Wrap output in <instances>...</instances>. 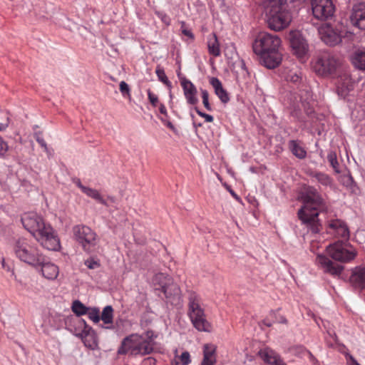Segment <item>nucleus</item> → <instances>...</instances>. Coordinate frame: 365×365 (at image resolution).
<instances>
[{
    "label": "nucleus",
    "instance_id": "nucleus-1",
    "mask_svg": "<svg viewBox=\"0 0 365 365\" xmlns=\"http://www.w3.org/2000/svg\"><path fill=\"white\" fill-rule=\"evenodd\" d=\"M303 205L297 212V216L307 232L319 233L322 225L318 218L319 212L327 210L325 200L314 186H306L301 194Z\"/></svg>",
    "mask_w": 365,
    "mask_h": 365
},
{
    "label": "nucleus",
    "instance_id": "nucleus-2",
    "mask_svg": "<svg viewBox=\"0 0 365 365\" xmlns=\"http://www.w3.org/2000/svg\"><path fill=\"white\" fill-rule=\"evenodd\" d=\"M21 220L24 228L43 247L51 251H57L60 248L56 232L49 224L45 223L41 216L34 212L25 213Z\"/></svg>",
    "mask_w": 365,
    "mask_h": 365
},
{
    "label": "nucleus",
    "instance_id": "nucleus-3",
    "mask_svg": "<svg viewBox=\"0 0 365 365\" xmlns=\"http://www.w3.org/2000/svg\"><path fill=\"white\" fill-rule=\"evenodd\" d=\"M281 39L277 35L263 31L257 35L252 43V49L259 56L260 63L272 69L277 67L282 59L279 51Z\"/></svg>",
    "mask_w": 365,
    "mask_h": 365
},
{
    "label": "nucleus",
    "instance_id": "nucleus-4",
    "mask_svg": "<svg viewBox=\"0 0 365 365\" xmlns=\"http://www.w3.org/2000/svg\"><path fill=\"white\" fill-rule=\"evenodd\" d=\"M13 250L16 257L21 262L34 267L43 262V255L36 246L24 237L14 242Z\"/></svg>",
    "mask_w": 365,
    "mask_h": 365
},
{
    "label": "nucleus",
    "instance_id": "nucleus-5",
    "mask_svg": "<svg viewBox=\"0 0 365 365\" xmlns=\"http://www.w3.org/2000/svg\"><path fill=\"white\" fill-rule=\"evenodd\" d=\"M153 351V347L149 341L138 334H130L125 337L118 349V354H126L128 351L133 355H146Z\"/></svg>",
    "mask_w": 365,
    "mask_h": 365
},
{
    "label": "nucleus",
    "instance_id": "nucleus-6",
    "mask_svg": "<svg viewBox=\"0 0 365 365\" xmlns=\"http://www.w3.org/2000/svg\"><path fill=\"white\" fill-rule=\"evenodd\" d=\"M187 314L193 327L197 331H211V325L206 319L204 309L200 307L198 297L195 293H192L189 297Z\"/></svg>",
    "mask_w": 365,
    "mask_h": 365
},
{
    "label": "nucleus",
    "instance_id": "nucleus-7",
    "mask_svg": "<svg viewBox=\"0 0 365 365\" xmlns=\"http://www.w3.org/2000/svg\"><path fill=\"white\" fill-rule=\"evenodd\" d=\"M287 7V4L265 11L267 23L269 29L280 31L289 26L292 21V16Z\"/></svg>",
    "mask_w": 365,
    "mask_h": 365
},
{
    "label": "nucleus",
    "instance_id": "nucleus-8",
    "mask_svg": "<svg viewBox=\"0 0 365 365\" xmlns=\"http://www.w3.org/2000/svg\"><path fill=\"white\" fill-rule=\"evenodd\" d=\"M329 257L335 261L348 263L354 260L357 255L356 249L348 242L338 240L329 245L326 249Z\"/></svg>",
    "mask_w": 365,
    "mask_h": 365
},
{
    "label": "nucleus",
    "instance_id": "nucleus-9",
    "mask_svg": "<svg viewBox=\"0 0 365 365\" xmlns=\"http://www.w3.org/2000/svg\"><path fill=\"white\" fill-rule=\"evenodd\" d=\"M339 66V62L334 56L329 51H322L317 56L314 64V70L322 76L334 74Z\"/></svg>",
    "mask_w": 365,
    "mask_h": 365
},
{
    "label": "nucleus",
    "instance_id": "nucleus-10",
    "mask_svg": "<svg viewBox=\"0 0 365 365\" xmlns=\"http://www.w3.org/2000/svg\"><path fill=\"white\" fill-rule=\"evenodd\" d=\"M76 241L86 252H91L97 244L96 234L89 227L78 225L73 228Z\"/></svg>",
    "mask_w": 365,
    "mask_h": 365
},
{
    "label": "nucleus",
    "instance_id": "nucleus-11",
    "mask_svg": "<svg viewBox=\"0 0 365 365\" xmlns=\"http://www.w3.org/2000/svg\"><path fill=\"white\" fill-rule=\"evenodd\" d=\"M76 325L81 331L75 332V336L80 338L84 345L89 349H98V336L92 327H89L83 319H76Z\"/></svg>",
    "mask_w": 365,
    "mask_h": 365
},
{
    "label": "nucleus",
    "instance_id": "nucleus-12",
    "mask_svg": "<svg viewBox=\"0 0 365 365\" xmlns=\"http://www.w3.org/2000/svg\"><path fill=\"white\" fill-rule=\"evenodd\" d=\"M312 13L320 20H327L334 15V6L331 0H312Z\"/></svg>",
    "mask_w": 365,
    "mask_h": 365
},
{
    "label": "nucleus",
    "instance_id": "nucleus-13",
    "mask_svg": "<svg viewBox=\"0 0 365 365\" xmlns=\"http://www.w3.org/2000/svg\"><path fill=\"white\" fill-rule=\"evenodd\" d=\"M316 263L324 273L333 277H339L344 270V266L334 262L328 256L324 254L317 255Z\"/></svg>",
    "mask_w": 365,
    "mask_h": 365
},
{
    "label": "nucleus",
    "instance_id": "nucleus-14",
    "mask_svg": "<svg viewBox=\"0 0 365 365\" xmlns=\"http://www.w3.org/2000/svg\"><path fill=\"white\" fill-rule=\"evenodd\" d=\"M328 232L341 237L344 242H348L349 238V230L347 225L341 220H332L329 222Z\"/></svg>",
    "mask_w": 365,
    "mask_h": 365
},
{
    "label": "nucleus",
    "instance_id": "nucleus-15",
    "mask_svg": "<svg viewBox=\"0 0 365 365\" xmlns=\"http://www.w3.org/2000/svg\"><path fill=\"white\" fill-rule=\"evenodd\" d=\"M351 24L361 29H365V3L355 4L352 8L350 16Z\"/></svg>",
    "mask_w": 365,
    "mask_h": 365
},
{
    "label": "nucleus",
    "instance_id": "nucleus-16",
    "mask_svg": "<svg viewBox=\"0 0 365 365\" xmlns=\"http://www.w3.org/2000/svg\"><path fill=\"white\" fill-rule=\"evenodd\" d=\"M319 32L321 39L330 46H335L341 41V37L339 34L329 25L321 27Z\"/></svg>",
    "mask_w": 365,
    "mask_h": 365
},
{
    "label": "nucleus",
    "instance_id": "nucleus-17",
    "mask_svg": "<svg viewBox=\"0 0 365 365\" xmlns=\"http://www.w3.org/2000/svg\"><path fill=\"white\" fill-rule=\"evenodd\" d=\"M290 46L294 53L299 56H304L308 49V44L301 34L296 32L290 35Z\"/></svg>",
    "mask_w": 365,
    "mask_h": 365
},
{
    "label": "nucleus",
    "instance_id": "nucleus-18",
    "mask_svg": "<svg viewBox=\"0 0 365 365\" xmlns=\"http://www.w3.org/2000/svg\"><path fill=\"white\" fill-rule=\"evenodd\" d=\"M181 86L187 103L190 105H195L198 102L196 96L197 91L195 85L185 77L180 78Z\"/></svg>",
    "mask_w": 365,
    "mask_h": 365
},
{
    "label": "nucleus",
    "instance_id": "nucleus-19",
    "mask_svg": "<svg viewBox=\"0 0 365 365\" xmlns=\"http://www.w3.org/2000/svg\"><path fill=\"white\" fill-rule=\"evenodd\" d=\"M350 282L355 288L365 289V268L359 266L353 269Z\"/></svg>",
    "mask_w": 365,
    "mask_h": 365
},
{
    "label": "nucleus",
    "instance_id": "nucleus-20",
    "mask_svg": "<svg viewBox=\"0 0 365 365\" xmlns=\"http://www.w3.org/2000/svg\"><path fill=\"white\" fill-rule=\"evenodd\" d=\"M37 267H41V273H42L43 276L49 280L56 279L58 275V273H59L58 267L53 263H51L50 262H46V257L44 255H43V262L41 263Z\"/></svg>",
    "mask_w": 365,
    "mask_h": 365
},
{
    "label": "nucleus",
    "instance_id": "nucleus-21",
    "mask_svg": "<svg viewBox=\"0 0 365 365\" xmlns=\"http://www.w3.org/2000/svg\"><path fill=\"white\" fill-rule=\"evenodd\" d=\"M259 355L264 362L270 365H286L280 356L270 349H261Z\"/></svg>",
    "mask_w": 365,
    "mask_h": 365
},
{
    "label": "nucleus",
    "instance_id": "nucleus-22",
    "mask_svg": "<svg viewBox=\"0 0 365 365\" xmlns=\"http://www.w3.org/2000/svg\"><path fill=\"white\" fill-rule=\"evenodd\" d=\"M210 83L215 90V94L220 98L222 103H227L230 101L228 93L222 87L221 81L216 77H212L210 79Z\"/></svg>",
    "mask_w": 365,
    "mask_h": 365
},
{
    "label": "nucleus",
    "instance_id": "nucleus-23",
    "mask_svg": "<svg viewBox=\"0 0 365 365\" xmlns=\"http://www.w3.org/2000/svg\"><path fill=\"white\" fill-rule=\"evenodd\" d=\"M288 148L290 152L298 159L306 158L307 153L304 147L301 145L300 141L291 140L288 142Z\"/></svg>",
    "mask_w": 365,
    "mask_h": 365
},
{
    "label": "nucleus",
    "instance_id": "nucleus-24",
    "mask_svg": "<svg viewBox=\"0 0 365 365\" xmlns=\"http://www.w3.org/2000/svg\"><path fill=\"white\" fill-rule=\"evenodd\" d=\"M309 176L313 181L317 182L324 187H331L333 184L332 178L327 174L319 171H312Z\"/></svg>",
    "mask_w": 365,
    "mask_h": 365
},
{
    "label": "nucleus",
    "instance_id": "nucleus-25",
    "mask_svg": "<svg viewBox=\"0 0 365 365\" xmlns=\"http://www.w3.org/2000/svg\"><path fill=\"white\" fill-rule=\"evenodd\" d=\"M351 61L356 68L365 71V48L356 50L352 56Z\"/></svg>",
    "mask_w": 365,
    "mask_h": 365
},
{
    "label": "nucleus",
    "instance_id": "nucleus-26",
    "mask_svg": "<svg viewBox=\"0 0 365 365\" xmlns=\"http://www.w3.org/2000/svg\"><path fill=\"white\" fill-rule=\"evenodd\" d=\"M207 48L210 54L216 57L220 55V43L215 34H212L208 37Z\"/></svg>",
    "mask_w": 365,
    "mask_h": 365
},
{
    "label": "nucleus",
    "instance_id": "nucleus-27",
    "mask_svg": "<svg viewBox=\"0 0 365 365\" xmlns=\"http://www.w3.org/2000/svg\"><path fill=\"white\" fill-rule=\"evenodd\" d=\"M162 292L168 299L178 298L180 295V288L177 284L163 285L161 287Z\"/></svg>",
    "mask_w": 365,
    "mask_h": 365
},
{
    "label": "nucleus",
    "instance_id": "nucleus-28",
    "mask_svg": "<svg viewBox=\"0 0 365 365\" xmlns=\"http://www.w3.org/2000/svg\"><path fill=\"white\" fill-rule=\"evenodd\" d=\"M82 192H83L88 197L96 200L98 202L105 206L108 205L107 201H106V200L103 198L100 192L96 189L89 187H86V188H84V190Z\"/></svg>",
    "mask_w": 365,
    "mask_h": 365
},
{
    "label": "nucleus",
    "instance_id": "nucleus-29",
    "mask_svg": "<svg viewBox=\"0 0 365 365\" xmlns=\"http://www.w3.org/2000/svg\"><path fill=\"white\" fill-rule=\"evenodd\" d=\"M88 307L84 305L81 301L75 300L72 303L71 309L78 317L86 314L88 312Z\"/></svg>",
    "mask_w": 365,
    "mask_h": 365
},
{
    "label": "nucleus",
    "instance_id": "nucleus-30",
    "mask_svg": "<svg viewBox=\"0 0 365 365\" xmlns=\"http://www.w3.org/2000/svg\"><path fill=\"white\" fill-rule=\"evenodd\" d=\"M100 317L104 324H112L113 320V309L112 306L108 305L105 307Z\"/></svg>",
    "mask_w": 365,
    "mask_h": 365
},
{
    "label": "nucleus",
    "instance_id": "nucleus-31",
    "mask_svg": "<svg viewBox=\"0 0 365 365\" xmlns=\"http://www.w3.org/2000/svg\"><path fill=\"white\" fill-rule=\"evenodd\" d=\"M286 4V0H262V5L265 11Z\"/></svg>",
    "mask_w": 365,
    "mask_h": 365
},
{
    "label": "nucleus",
    "instance_id": "nucleus-32",
    "mask_svg": "<svg viewBox=\"0 0 365 365\" xmlns=\"http://www.w3.org/2000/svg\"><path fill=\"white\" fill-rule=\"evenodd\" d=\"M155 73L158 78V80L166 85L170 89L172 87L171 82L168 80L165 71L163 68L158 66L155 70Z\"/></svg>",
    "mask_w": 365,
    "mask_h": 365
},
{
    "label": "nucleus",
    "instance_id": "nucleus-33",
    "mask_svg": "<svg viewBox=\"0 0 365 365\" xmlns=\"http://www.w3.org/2000/svg\"><path fill=\"white\" fill-rule=\"evenodd\" d=\"M86 314L88 318L96 324L98 323L101 320L100 310L97 307H89Z\"/></svg>",
    "mask_w": 365,
    "mask_h": 365
},
{
    "label": "nucleus",
    "instance_id": "nucleus-34",
    "mask_svg": "<svg viewBox=\"0 0 365 365\" xmlns=\"http://www.w3.org/2000/svg\"><path fill=\"white\" fill-rule=\"evenodd\" d=\"M327 160L330 163L333 169L336 172L339 173V163L337 161L336 154L334 151H330L327 155Z\"/></svg>",
    "mask_w": 365,
    "mask_h": 365
},
{
    "label": "nucleus",
    "instance_id": "nucleus-35",
    "mask_svg": "<svg viewBox=\"0 0 365 365\" xmlns=\"http://www.w3.org/2000/svg\"><path fill=\"white\" fill-rule=\"evenodd\" d=\"M286 79L288 82L297 84L302 81V76L299 73L297 72L290 71L289 73H287Z\"/></svg>",
    "mask_w": 365,
    "mask_h": 365
},
{
    "label": "nucleus",
    "instance_id": "nucleus-36",
    "mask_svg": "<svg viewBox=\"0 0 365 365\" xmlns=\"http://www.w3.org/2000/svg\"><path fill=\"white\" fill-rule=\"evenodd\" d=\"M84 264L90 269H97L101 266L99 261L93 257H90L85 260Z\"/></svg>",
    "mask_w": 365,
    "mask_h": 365
},
{
    "label": "nucleus",
    "instance_id": "nucleus-37",
    "mask_svg": "<svg viewBox=\"0 0 365 365\" xmlns=\"http://www.w3.org/2000/svg\"><path fill=\"white\" fill-rule=\"evenodd\" d=\"M201 95H202V103H203L205 108L209 111L212 110V107L209 103L208 92L206 90L201 89Z\"/></svg>",
    "mask_w": 365,
    "mask_h": 365
},
{
    "label": "nucleus",
    "instance_id": "nucleus-38",
    "mask_svg": "<svg viewBox=\"0 0 365 365\" xmlns=\"http://www.w3.org/2000/svg\"><path fill=\"white\" fill-rule=\"evenodd\" d=\"M298 97L299 101L303 103L304 102L307 101L312 97V95L309 91L306 88L302 91H299Z\"/></svg>",
    "mask_w": 365,
    "mask_h": 365
},
{
    "label": "nucleus",
    "instance_id": "nucleus-39",
    "mask_svg": "<svg viewBox=\"0 0 365 365\" xmlns=\"http://www.w3.org/2000/svg\"><path fill=\"white\" fill-rule=\"evenodd\" d=\"M120 91L123 97H130V90L129 86L125 81H121L119 85Z\"/></svg>",
    "mask_w": 365,
    "mask_h": 365
},
{
    "label": "nucleus",
    "instance_id": "nucleus-40",
    "mask_svg": "<svg viewBox=\"0 0 365 365\" xmlns=\"http://www.w3.org/2000/svg\"><path fill=\"white\" fill-rule=\"evenodd\" d=\"M215 347L212 344H205L203 348V356H215Z\"/></svg>",
    "mask_w": 365,
    "mask_h": 365
},
{
    "label": "nucleus",
    "instance_id": "nucleus-41",
    "mask_svg": "<svg viewBox=\"0 0 365 365\" xmlns=\"http://www.w3.org/2000/svg\"><path fill=\"white\" fill-rule=\"evenodd\" d=\"M148 97L150 103L153 107H156L158 104V97L154 94L150 89L148 90Z\"/></svg>",
    "mask_w": 365,
    "mask_h": 365
},
{
    "label": "nucleus",
    "instance_id": "nucleus-42",
    "mask_svg": "<svg viewBox=\"0 0 365 365\" xmlns=\"http://www.w3.org/2000/svg\"><path fill=\"white\" fill-rule=\"evenodd\" d=\"M34 137L38 143L44 149V151H48V147L46 141L43 138L41 133H36Z\"/></svg>",
    "mask_w": 365,
    "mask_h": 365
},
{
    "label": "nucleus",
    "instance_id": "nucleus-43",
    "mask_svg": "<svg viewBox=\"0 0 365 365\" xmlns=\"http://www.w3.org/2000/svg\"><path fill=\"white\" fill-rule=\"evenodd\" d=\"M9 150V145L0 136V157L4 158Z\"/></svg>",
    "mask_w": 365,
    "mask_h": 365
},
{
    "label": "nucleus",
    "instance_id": "nucleus-44",
    "mask_svg": "<svg viewBox=\"0 0 365 365\" xmlns=\"http://www.w3.org/2000/svg\"><path fill=\"white\" fill-rule=\"evenodd\" d=\"M196 113L202 118H204L206 122L211 123L214 120V118L212 115L207 114L200 110L198 109L197 107L195 108Z\"/></svg>",
    "mask_w": 365,
    "mask_h": 365
},
{
    "label": "nucleus",
    "instance_id": "nucleus-45",
    "mask_svg": "<svg viewBox=\"0 0 365 365\" xmlns=\"http://www.w3.org/2000/svg\"><path fill=\"white\" fill-rule=\"evenodd\" d=\"M349 91L350 88H349V86H342L341 87H337V93L341 98H344L347 96Z\"/></svg>",
    "mask_w": 365,
    "mask_h": 365
},
{
    "label": "nucleus",
    "instance_id": "nucleus-46",
    "mask_svg": "<svg viewBox=\"0 0 365 365\" xmlns=\"http://www.w3.org/2000/svg\"><path fill=\"white\" fill-rule=\"evenodd\" d=\"M216 363L215 356H203V360L200 365H215Z\"/></svg>",
    "mask_w": 365,
    "mask_h": 365
},
{
    "label": "nucleus",
    "instance_id": "nucleus-47",
    "mask_svg": "<svg viewBox=\"0 0 365 365\" xmlns=\"http://www.w3.org/2000/svg\"><path fill=\"white\" fill-rule=\"evenodd\" d=\"M180 359L182 365H188L191 362L189 352L184 351L181 354Z\"/></svg>",
    "mask_w": 365,
    "mask_h": 365
},
{
    "label": "nucleus",
    "instance_id": "nucleus-48",
    "mask_svg": "<svg viewBox=\"0 0 365 365\" xmlns=\"http://www.w3.org/2000/svg\"><path fill=\"white\" fill-rule=\"evenodd\" d=\"M157 15L159 18L161 19V20L167 25H169L170 23V19L169 18V16L163 13V12H158L157 13Z\"/></svg>",
    "mask_w": 365,
    "mask_h": 365
},
{
    "label": "nucleus",
    "instance_id": "nucleus-49",
    "mask_svg": "<svg viewBox=\"0 0 365 365\" xmlns=\"http://www.w3.org/2000/svg\"><path fill=\"white\" fill-rule=\"evenodd\" d=\"M73 182L74 184H76V185L81 189V190L83 192L84 190V188H86V186L83 185L80 179L78 178H75L73 180Z\"/></svg>",
    "mask_w": 365,
    "mask_h": 365
},
{
    "label": "nucleus",
    "instance_id": "nucleus-50",
    "mask_svg": "<svg viewBox=\"0 0 365 365\" xmlns=\"http://www.w3.org/2000/svg\"><path fill=\"white\" fill-rule=\"evenodd\" d=\"M182 33L190 39L194 38V34H192V32L190 30H189L187 29H182Z\"/></svg>",
    "mask_w": 365,
    "mask_h": 365
},
{
    "label": "nucleus",
    "instance_id": "nucleus-51",
    "mask_svg": "<svg viewBox=\"0 0 365 365\" xmlns=\"http://www.w3.org/2000/svg\"><path fill=\"white\" fill-rule=\"evenodd\" d=\"M9 118L7 117L4 123H0V131H4L9 126Z\"/></svg>",
    "mask_w": 365,
    "mask_h": 365
},
{
    "label": "nucleus",
    "instance_id": "nucleus-52",
    "mask_svg": "<svg viewBox=\"0 0 365 365\" xmlns=\"http://www.w3.org/2000/svg\"><path fill=\"white\" fill-rule=\"evenodd\" d=\"M159 110H160V113L165 115V116L168 115L167 110H166V108L164 106V104L160 103V105H159Z\"/></svg>",
    "mask_w": 365,
    "mask_h": 365
},
{
    "label": "nucleus",
    "instance_id": "nucleus-53",
    "mask_svg": "<svg viewBox=\"0 0 365 365\" xmlns=\"http://www.w3.org/2000/svg\"><path fill=\"white\" fill-rule=\"evenodd\" d=\"M145 361L148 364V365H155L156 360L153 357H148L145 359Z\"/></svg>",
    "mask_w": 365,
    "mask_h": 365
},
{
    "label": "nucleus",
    "instance_id": "nucleus-54",
    "mask_svg": "<svg viewBox=\"0 0 365 365\" xmlns=\"http://www.w3.org/2000/svg\"><path fill=\"white\" fill-rule=\"evenodd\" d=\"M161 121L171 130H175V127L170 121H166L163 118H161Z\"/></svg>",
    "mask_w": 365,
    "mask_h": 365
},
{
    "label": "nucleus",
    "instance_id": "nucleus-55",
    "mask_svg": "<svg viewBox=\"0 0 365 365\" xmlns=\"http://www.w3.org/2000/svg\"><path fill=\"white\" fill-rule=\"evenodd\" d=\"M70 331L71 332H72L74 335H75V332H80L81 331V329H79L78 327V326L76 325V320L74 322V326H73V328H71L70 329Z\"/></svg>",
    "mask_w": 365,
    "mask_h": 365
},
{
    "label": "nucleus",
    "instance_id": "nucleus-56",
    "mask_svg": "<svg viewBox=\"0 0 365 365\" xmlns=\"http://www.w3.org/2000/svg\"><path fill=\"white\" fill-rule=\"evenodd\" d=\"M349 359H350V365H361L359 364L357 361L352 356H349Z\"/></svg>",
    "mask_w": 365,
    "mask_h": 365
},
{
    "label": "nucleus",
    "instance_id": "nucleus-57",
    "mask_svg": "<svg viewBox=\"0 0 365 365\" xmlns=\"http://www.w3.org/2000/svg\"><path fill=\"white\" fill-rule=\"evenodd\" d=\"M275 322H278V323L286 324L287 323V319H285L284 317L280 316L279 318L277 319Z\"/></svg>",
    "mask_w": 365,
    "mask_h": 365
},
{
    "label": "nucleus",
    "instance_id": "nucleus-58",
    "mask_svg": "<svg viewBox=\"0 0 365 365\" xmlns=\"http://www.w3.org/2000/svg\"><path fill=\"white\" fill-rule=\"evenodd\" d=\"M240 66H241V68L243 71V72H245V73H246V74H248L247 67H246L245 63V62L243 61H241Z\"/></svg>",
    "mask_w": 365,
    "mask_h": 365
},
{
    "label": "nucleus",
    "instance_id": "nucleus-59",
    "mask_svg": "<svg viewBox=\"0 0 365 365\" xmlns=\"http://www.w3.org/2000/svg\"><path fill=\"white\" fill-rule=\"evenodd\" d=\"M107 202L108 203V205H110V203H115V198L113 196H108V200H106Z\"/></svg>",
    "mask_w": 365,
    "mask_h": 365
},
{
    "label": "nucleus",
    "instance_id": "nucleus-60",
    "mask_svg": "<svg viewBox=\"0 0 365 365\" xmlns=\"http://www.w3.org/2000/svg\"><path fill=\"white\" fill-rule=\"evenodd\" d=\"M263 323L264 325H266L267 327H271L272 324V322H269L268 319H264L263 321Z\"/></svg>",
    "mask_w": 365,
    "mask_h": 365
},
{
    "label": "nucleus",
    "instance_id": "nucleus-61",
    "mask_svg": "<svg viewBox=\"0 0 365 365\" xmlns=\"http://www.w3.org/2000/svg\"><path fill=\"white\" fill-rule=\"evenodd\" d=\"M230 192L236 200H240L238 195L233 190H230Z\"/></svg>",
    "mask_w": 365,
    "mask_h": 365
},
{
    "label": "nucleus",
    "instance_id": "nucleus-62",
    "mask_svg": "<svg viewBox=\"0 0 365 365\" xmlns=\"http://www.w3.org/2000/svg\"><path fill=\"white\" fill-rule=\"evenodd\" d=\"M48 156L51 155V151L48 148V151H45Z\"/></svg>",
    "mask_w": 365,
    "mask_h": 365
},
{
    "label": "nucleus",
    "instance_id": "nucleus-63",
    "mask_svg": "<svg viewBox=\"0 0 365 365\" xmlns=\"http://www.w3.org/2000/svg\"><path fill=\"white\" fill-rule=\"evenodd\" d=\"M193 125L197 128V126H201L202 124L201 123H199V124H196L195 123H193Z\"/></svg>",
    "mask_w": 365,
    "mask_h": 365
},
{
    "label": "nucleus",
    "instance_id": "nucleus-64",
    "mask_svg": "<svg viewBox=\"0 0 365 365\" xmlns=\"http://www.w3.org/2000/svg\"><path fill=\"white\" fill-rule=\"evenodd\" d=\"M172 365H179V364H178V362L175 361V362H173V363H172Z\"/></svg>",
    "mask_w": 365,
    "mask_h": 365
}]
</instances>
